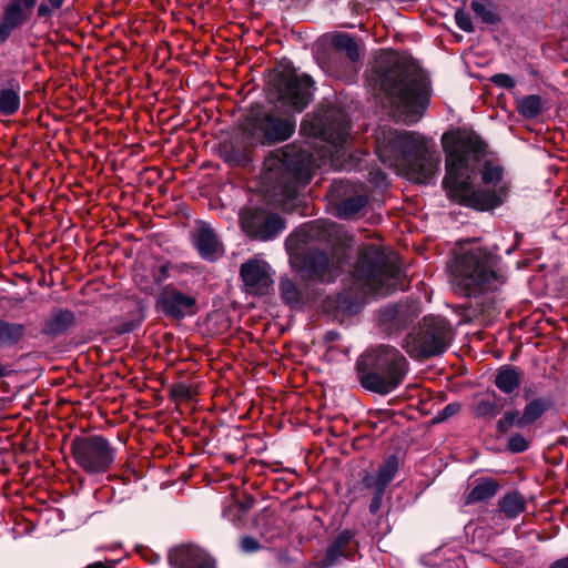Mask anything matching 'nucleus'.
I'll return each mask as SVG.
<instances>
[{"label":"nucleus","instance_id":"1","mask_svg":"<svg viewBox=\"0 0 568 568\" xmlns=\"http://www.w3.org/2000/svg\"><path fill=\"white\" fill-rule=\"evenodd\" d=\"M446 152V174L443 186L454 201L479 211L495 209L507 196V186L503 182V168L485 161L480 169L481 182L486 189L475 187L471 174L485 152V144L473 131L457 130L442 138Z\"/></svg>","mask_w":568,"mask_h":568},{"label":"nucleus","instance_id":"2","mask_svg":"<svg viewBox=\"0 0 568 568\" xmlns=\"http://www.w3.org/2000/svg\"><path fill=\"white\" fill-rule=\"evenodd\" d=\"M378 159L398 175L428 184L439 171L438 153L422 134L381 128L376 135Z\"/></svg>","mask_w":568,"mask_h":568},{"label":"nucleus","instance_id":"3","mask_svg":"<svg viewBox=\"0 0 568 568\" xmlns=\"http://www.w3.org/2000/svg\"><path fill=\"white\" fill-rule=\"evenodd\" d=\"M376 83L392 113L407 123L416 122L429 101V81L415 69L405 68L393 57L377 71Z\"/></svg>","mask_w":568,"mask_h":568},{"label":"nucleus","instance_id":"4","mask_svg":"<svg viewBox=\"0 0 568 568\" xmlns=\"http://www.w3.org/2000/svg\"><path fill=\"white\" fill-rule=\"evenodd\" d=\"M399 270L375 245L365 246L352 273L354 291L349 295L339 294L334 308L342 313H353V298L368 295L384 296L392 293L398 282Z\"/></svg>","mask_w":568,"mask_h":568},{"label":"nucleus","instance_id":"5","mask_svg":"<svg viewBox=\"0 0 568 568\" xmlns=\"http://www.w3.org/2000/svg\"><path fill=\"white\" fill-rule=\"evenodd\" d=\"M448 270L454 288L467 296L495 291L507 277L499 257L478 246L457 254Z\"/></svg>","mask_w":568,"mask_h":568},{"label":"nucleus","instance_id":"6","mask_svg":"<svg viewBox=\"0 0 568 568\" xmlns=\"http://www.w3.org/2000/svg\"><path fill=\"white\" fill-rule=\"evenodd\" d=\"M316 166L315 159L307 151L286 145L264 160L262 180L268 192L294 200L298 189L310 182Z\"/></svg>","mask_w":568,"mask_h":568},{"label":"nucleus","instance_id":"7","mask_svg":"<svg viewBox=\"0 0 568 568\" xmlns=\"http://www.w3.org/2000/svg\"><path fill=\"white\" fill-rule=\"evenodd\" d=\"M361 385L374 393L387 395L395 390L408 372V362L395 347L378 345L357 361Z\"/></svg>","mask_w":568,"mask_h":568},{"label":"nucleus","instance_id":"8","mask_svg":"<svg viewBox=\"0 0 568 568\" xmlns=\"http://www.w3.org/2000/svg\"><path fill=\"white\" fill-rule=\"evenodd\" d=\"M295 128L293 118L258 109L246 116L243 132L251 144H273L288 140Z\"/></svg>","mask_w":568,"mask_h":568},{"label":"nucleus","instance_id":"9","mask_svg":"<svg viewBox=\"0 0 568 568\" xmlns=\"http://www.w3.org/2000/svg\"><path fill=\"white\" fill-rule=\"evenodd\" d=\"M313 80L307 74L286 71L278 74L270 89V101L287 112L300 113L311 102Z\"/></svg>","mask_w":568,"mask_h":568},{"label":"nucleus","instance_id":"10","mask_svg":"<svg viewBox=\"0 0 568 568\" xmlns=\"http://www.w3.org/2000/svg\"><path fill=\"white\" fill-rule=\"evenodd\" d=\"M449 335V325L443 317L427 316L406 337L404 347L413 358L436 356L446 351Z\"/></svg>","mask_w":568,"mask_h":568},{"label":"nucleus","instance_id":"11","mask_svg":"<svg viewBox=\"0 0 568 568\" xmlns=\"http://www.w3.org/2000/svg\"><path fill=\"white\" fill-rule=\"evenodd\" d=\"M345 256L344 248L334 251L331 255L324 251L311 248L303 255L292 254L291 262L304 281L331 283L338 276Z\"/></svg>","mask_w":568,"mask_h":568},{"label":"nucleus","instance_id":"12","mask_svg":"<svg viewBox=\"0 0 568 568\" xmlns=\"http://www.w3.org/2000/svg\"><path fill=\"white\" fill-rule=\"evenodd\" d=\"M71 452L77 464L89 474L109 470L115 460V448L102 436L75 437Z\"/></svg>","mask_w":568,"mask_h":568},{"label":"nucleus","instance_id":"13","mask_svg":"<svg viewBox=\"0 0 568 568\" xmlns=\"http://www.w3.org/2000/svg\"><path fill=\"white\" fill-rule=\"evenodd\" d=\"M349 120L347 114L339 108L328 106L323 111L313 126L312 134L329 143L332 156L339 153L346 143L349 134ZM335 166L334 159H331Z\"/></svg>","mask_w":568,"mask_h":568},{"label":"nucleus","instance_id":"14","mask_svg":"<svg viewBox=\"0 0 568 568\" xmlns=\"http://www.w3.org/2000/svg\"><path fill=\"white\" fill-rule=\"evenodd\" d=\"M243 231L253 239L268 241L277 236L285 223L278 214L263 210H245L240 215Z\"/></svg>","mask_w":568,"mask_h":568},{"label":"nucleus","instance_id":"15","mask_svg":"<svg viewBox=\"0 0 568 568\" xmlns=\"http://www.w3.org/2000/svg\"><path fill=\"white\" fill-rule=\"evenodd\" d=\"M240 275L246 292L254 295L267 294L274 283L270 264L257 257L243 263Z\"/></svg>","mask_w":568,"mask_h":568},{"label":"nucleus","instance_id":"16","mask_svg":"<svg viewBox=\"0 0 568 568\" xmlns=\"http://www.w3.org/2000/svg\"><path fill=\"white\" fill-rule=\"evenodd\" d=\"M196 300L176 288L166 287L159 297L162 312L170 317L180 320L194 314Z\"/></svg>","mask_w":568,"mask_h":568},{"label":"nucleus","instance_id":"17","mask_svg":"<svg viewBox=\"0 0 568 568\" xmlns=\"http://www.w3.org/2000/svg\"><path fill=\"white\" fill-rule=\"evenodd\" d=\"M172 568H215L213 559L195 546H179L170 550Z\"/></svg>","mask_w":568,"mask_h":568},{"label":"nucleus","instance_id":"18","mask_svg":"<svg viewBox=\"0 0 568 568\" xmlns=\"http://www.w3.org/2000/svg\"><path fill=\"white\" fill-rule=\"evenodd\" d=\"M193 242L201 257L210 262L216 261L224 252L216 233L206 223L199 224Z\"/></svg>","mask_w":568,"mask_h":568},{"label":"nucleus","instance_id":"19","mask_svg":"<svg viewBox=\"0 0 568 568\" xmlns=\"http://www.w3.org/2000/svg\"><path fill=\"white\" fill-rule=\"evenodd\" d=\"M398 458L394 455L387 457L378 467L376 474L367 475L364 483L368 488L386 489L398 471Z\"/></svg>","mask_w":568,"mask_h":568},{"label":"nucleus","instance_id":"20","mask_svg":"<svg viewBox=\"0 0 568 568\" xmlns=\"http://www.w3.org/2000/svg\"><path fill=\"white\" fill-rule=\"evenodd\" d=\"M21 105V85L18 80L10 79L0 88V114L13 115Z\"/></svg>","mask_w":568,"mask_h":568},{"label":"nucleus","instance_id":"21","mask_svg":"<svg viewBox=\"0 0 568 568\" xmlns=\"http://www.w3.org/2000/svg\"><path fill=\"white\" fill-rule=\"evenodd\" d=\"M354 535L349 530L337 535L333 544L328 547L325 557L321 560L320 568H329L338 562L339 557H348V546Z\"/></svg>","mask_w":568,"mask_h":568},{"label":"nucleus","instance_id":"22","mask_svg":"<svg viewBox=\"0 0 568 568\" xmlns=\"http://www.w3.org/2000/svg\"><path fill=\"white\" fill-rule=\"evenodd\" d=\"M26 11L18 3H9L0 23V42H6L11 33L26 21Z\"/></svg>","mask_w":568,"mask_h":568},{"label":"nucleus","instance_id":"23","mask_svg":"<svg viewBox=\"0 0 568 568\" xmlns=\"http://www.w3.org/2000/svg\"><path fill=\"white\" fill-rule=\"evenodd\" d=\"M521 377L523 373L519 368L504 365L498 369L495 376V385L500 392L510 394L519 387Z\"/></svg>","mask_w":568,"mask_h":568},{"label":"nucleus","instance_id":"24","mask_svg":"<svg viewBox=\"0 0 568 568\" xmlns=\"http://www.w3.org/2000/svg\"><path fill=\"white\" fill-rule=\"evenodd\" d=\"M498 484L491 478H478L474 481L473 488L466 496V504L471 505L485 501L495 496Z\"/></svg>","mask_w":568,"mask_h":568},{"label":"nucleus","instance_id":"25","mask_svg":"<svg viewBox=\"0 0 568 568\" xmlns=\"http://www.w3.org/2000/svg\"><path fill=\"white\" fill-rule=\"evenodd\" d=\"M75 322L74 313L69 310H55L51 313L49 320L45 323L44 332L52 335H58L71 326Z\"/></svg>","mask_w":568,"mask_h":568},{"label":"nucleus","instance_id":"26","mask_svg":"<svg viewBox=\"0 0 568 568\" xmlns=\"http://www.w3.org/2000/svg\"><path fill=\"white\" fill-rule=\"evenodd\" d=\"M516 110L527 120L535 119L541 114L544 101L541 97L537 94L519 97L516 98Z\"/></svg>","mask_w":568,"mask_h":568},{"label":"nucleus","instance_id":"27","mask_svg":"<svg viewBox=\"0 0 568 568\" xmlns=\"http://www.w3.org/2000/svg\"><path fill=\"white\" fill-rule=\"evenodd\" d=\"M499 509L508 518H516L525 510V499L517 493H508L498 501Z\"/></svg>","mask_w":568,"mask_h":568},{"label":"nucleus","instance_id":"28","mask_svg":"<svg viewBox=\"0 0 568 568\" xmlns=\"http://www.w3.org/2000/svg\"><path fill=\"white\" fill-rule=\"evenodd\" d=\"M24 334V326L18 323H10L0 320V346H12L17 344Z\"/></svg>","mask_w":568,"mask_h":568},{"label":"nucleus","instance_id":"29","mask_svg":"<svg viewBox=\"0 0 568 568\" xmlns=\"http://www.w3.org/2000/svg\"><path fill=\"white\" fill-rule=\"evenodd\" d=\"M280 288L282 298L291 306L301 305L306 300L304 292L290 278H283Z\"/></svg>","mask_w":568,"mask_h":568},{"label":"nucleus","instance_id":"30","mask_svg":"<svg viewBox=\"0 0 568 568\" xmlns=\"http://www.w3.org/2000/svg\"><path fill=\"white\" fill-rule=\"evenodd\" d=\"M550 402L545 398H536L530 400L524 407L523 420L527 426L538 420L549 408Z\"/></svg>","mask_w":568,"mask_h":568},{"label":"nucleus","instance_id":"31","mask_svg":"<svg viewBox=\"0 0 568 568\" xmlns=\"http://www.w3.org/2000/svg\"><path fill=\"white\" fill-rule=\"evenodd\" d=\"M368 202L364 194H357L344 200L338 206V215L344 219H349L357 214Z\"/></svg>","mask_w":568,"mask_h":568},{"label":"nucleus","instance_id":"32","mask_svg":"<svg viewBox=\"0 0 568 568\" xmlns=\"http://www.w3.org/2000/svg\"><path fill=\"white\" fill-rule=\"evenodd\" d=\"M333 43L337 49L345 52L352 61H356L359 58L358 45L351 36L337 34L334 37Z\"/></svg>","mask_w":568,"mask_h":568},{"label":"nucleus","instance_id":"33","mask_svg":"<svg viewBox=\"0 0 568 568\" xmlns=\"http://www.w3.org/2000/svg\"><path fill=\"white\" fill-rule=\"evenodd\" d=\"M524 428L527 426L523 420V414L519 410H507L504 416L497 422V429L499 433H507L511 427Z\"/></svg>","mask_w":568,"mask_h":568},{"label":"nucleus","instance_id":"34","mask_svg":"<svg viewBox=\"0 0 568 568\" xmlns=\"http://www.w3.org/2000/svg\"><path fill=\"white\" fill-rule=\"evenodd\" d=\"M474 413L476 417L493 418L499 414V408L494 400L481 398L476 402Z\"/></svg>","mask_w":568,"mask_h":568},{"label":"nucleus","instance_id":"35","mask_svg":"<svg viewBox=\"0 0 568 568\" xmlns=\"http://www.w3.org/2000/svg\"><path fill=\"white\" fill-rule=\"evenodd\" d=\"M470 8L475 12L476 17L479 18L484 23L494 24L497 21L496 14L483 1H471Z\"/></svg>","mask_w":568,"mask_h":568},{"label":"nucleus","instance_id":"36","mask_svg":"<svg viewBox=\"0 0 568 568\" xmlns=\"http://www.w3.org/2000/svg\"><path fill=\"white\" fill-rule=\"evenodd\" d=\"M507 446L513 453H521L528 448L529 444L520 434H514L509 437Z\"/></svg>","mask_w":568,"mask_h":568},{"label":"nucleus","instance_id":"37","mask_svg":"<svg viewBox=\"0 0 568 568\" xmlns=\"http://www.w3.org/2000/svg\"><path fill=\"white\" fill-rule=\"evenodd\" d=\"M491 83L498 88L511 90L516 87V81L506 73H496L490 77Z\"/></svg>","mask_w":568,"mask_h":568},{"label":"nucleus","instance_id":"38","mask_svg":"<svg viewBox=\"0 0 568 568\" xmlns=\"http://www.w3.org/2000/svg\"><path fill=\"white\" fill-rule=\"evenodd\" d=\"M455 21L458 28L465 32H471L474 30L470 16L463 10L456 11Z\"/></svg>","mask_w":568,"mask_h":568},{"label":"nucleus","instance_id":"39","mask_svg":"<svg viewBox=\"0 0 568 568\" xmlns=\"http://www.w3.org/2000/svg\"><path fill=\"white\" fill-rule=\"evenodd\" d=\"M240 547L243 552L252 554L260 550L261 545L254 537L244 536L240 541Z\"/></svg>","mask_w":568,"mask_h":568},{"label":"nucleus","instance_id":"40","mask_svg":"<svg viewBox=\"0 0 568 568\" xmlns=\"http://www.w3.org/2000/svg\"><path fill=\"white\" fill-rule=\"evenodd\" d=\"M371 489L373 490V498H372V501L369 505V510L372 514H376L381 508L385 489H381V488H371Z\"/></svg>","mask_w":568,"mask_h":568},{"label":"nucleus","instance_id":"41","mask_svg":"<svg viewBox=\"0 0 568 568\" xmlns=\"http://www.w3.org/2000/svg\"><path fill=\"white\" fill-rule=\"evenodd\" d=\"M459 409H460V405L459 404H457V403L448 404L438 414V419L443 420V419H446V418H448L450 416H454L455 414H457L459 412Z\"/></svg>","mask_w":568,"mask_h":568},{"label":"nucleus","instance_id":"42","mask_svg":"<svg viewBox=\"0 0 568 568\" xmlns=\"http://www.w3.org/2000/svg\"><path fill=\"white\" fill-rule=\"evenodd\" d=\"M324 230L326 229V224L322 223V222H314L313 224L311 225H307L305 227V236L308 237V239H314L316 237L317 235H320V231L321 230Z\"/></svg>","mask_w":568,"mask_h":568},{"label":"nucleus","instance_id":"43","mask_svg":"<svg viewBox=\"0 0 568 568\" xmlns=\"http://www.w3.org/2000/svg\"><path fill=\"white\" fill-rule=\"evenodd\" d=\"M57 9H52L50 4H48L44 0L38 7V16L39 17H50L53 11Z\"/></svg>","mask_w":568,"mask_h":568},{"label":"nucleus","instance_id":"44","mask_svg":"<svg viewBox=\"0 0 568 568\" xmlns=\"http://www.w3.org/2000/svg\"><path fill=\"white\" fill-rule=\"evenodd\" d=\"M11 3H18L20 10H29L34 7L37 0H13Z\"/></svg>","mask_w":568,"mask_h":568},{"label":"nucleus","instance_id":"45","mask_svg":"<svg viewBox=\"0 0 568 568\" xmlns=\"http://www.w3.org/2000/svg\"><path fill=\"white\" fill-rule=\"evenodd\" d=\"M549 568H568V556L555 560Z\"/></svg>","mask_w":568,"mask_h":568},{"label":"nucleus","instance_id":"46","mask_svg":"<svg viewBox=\"0 0 568 568\" xmlns=\"http://www.w3.org/2000/svg\"><path fill=\"white\" fill-rule=\"evenodd\" d=\"M52 9H61L67 0H44Z\"/></svg>","mask_w":568,"mask_h":568},{"label":"nucleus","instance_id":"47","mask_svg":"<svg viewBox=\"0 0 568 568\" xmlns=\"http://www.w3.org/2000/svg\"><path fill=\"white\" fill-rule=\"evenodd\" d=\"M375 183L378 185L386 183V175L383 173H376V178L374 179Z\"/></svg>","mask_w":568,"mask_h":568},{"label":"nucleus","instance_id":"48","mask_svg":"<svg viewBox=\"0 0 568 568\" xmlns=\"http://www.w3.org/2000/svg\"><path fill=\"white\" fill-rule=\"evenodd\" d=\"M338 336H339V335H338V333L331 331V332H328V333L326 334V339H327V341H329V342H332V341L337 339V338H338Z\"/></svg>","mask_w":568,"mask_h":568},{"label":"nucleus","instance_id":"49","mask_svg":"<svg viewBox=\"0 0 568 568\" xmlns=\"http://www.w3.org/2000/svg\"><path fill=\"white\" fill-rule=\"evenodd\" d=\"M87 568H110V567L103 565L102 562H95V564L88 566Z\"/></svg>","mask_w":568,"mask_h":568}]
</instances>
